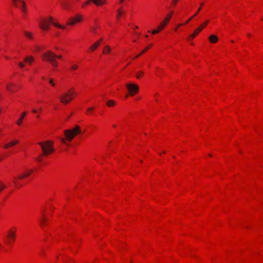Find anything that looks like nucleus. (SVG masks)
<instances>
[{"instance_id": "09e8293b", "label": "nucleus", "mask_w": 263, "mask_h": 263, "mask_svg": "<svg viewBox=\"0 0 263 263\" xmlns=\"http://www.w3.org/2000/svg\"><path fill=\"white\" fill-rule=\"evenodd\" d=\"M114 127H116V125H114L113 126Z\"/></svg>"}, {"instance_id": "423d86ee", "label": "nucleus", "mask_w": 263, "mask_h": 263, "mask_svg": "<svg viewBox=\"0 0 263 263\" xmlns=\"http://www.w3.org/2000/svg\"><path fill=\"white\" fill-rule=\"evenodd\" d=\"M126 86L132 96L135 95L139 90L138 86L135 84L128 83Z\"/></svg>"}, {"instance_id": "a211bd4d", "label": "nucleus", "mask_w": 263, "mask_h": 263, "mask_svg": "<svg viewBox=\"0 0 263 263\" xmlns=\"http://www.w3.org/2000/svg\"><path fill=\"white\" fill-rule=\"evenodd\" d=\"M125 12L123 10L122 8H120L117 10V18L119 19L122 14H124Z\"/></svg>"}, {"instance_id": "4c0bfd02", "label": "nucleus", "mask_w": 263, "mask_h": 263, "mask_svg": "<svg viewBox=\"0 0 263 263\" xmlns=\"http://www.w3.org/2000/svg\"><path fill=\"white\" fill-rule=\"evenodd\" d=\"M93 110V107H89L87 109V111H91Z\"/></svg>"}, {"instance_id": "c85d7f7f", "label": "nucleus", "mask_w": 263, "mask_h": 263, "mask_svg": "<svg viewBox=\"0 0 263 263\" xmlns=\"http://www.w3.org/2000/svg\"><path fill=\"white\" fill-rule=\"evenodd\" d=\"M25 35L28 39H31L32 37V34L28 32H25Z\"/></svg>"}, {"instance_id": "ea45409f", "label": "nucleus", "mask_w": 263, "mask_h": 263, "mask_svg": "<svg viewBox=\"0 0 263 263\" xmlns=\"http://www.w3.org/2000/svg\"><path fill=\"white\" fill-rule=\"evenodd\" d=\"M70 90H71V92H73V96L76 95L74 91L72 89H71Z\"/></svg>"}, {"instance_id": "39448f33", "label": "nucleus", "mask_w": 263, "mask_h": 263, "mask_svg": "<svg viewBox=\"0 0 263 263\" xmlns=\"http://www.w3.org/2000/svg\"><path fill=\"white\" fill-rule=\"evenodd\" d=\"M73 98V92H71V90H69L67 92L60 96L59 99L60 102L64 104H67Z\"/></svg>"}, {"instance_id": "1a4fd4ad", "label": "nucleus", "mask_w": 263, "mask_h": 263, "mask_svg": "<svg viewBox=\"0 0 263 263\" xmlns=\"http://www.w3.org/2000/svg\"><path fill=\"white\" fill-rule=\"evenodd\" d=\"M14 5L16 7H19L18 2H20L22 4V6L21 7L22 11L24 12H26L25 3L23 0H12Z\"/></svg>"}, {"instance_id": "dca6fc26", "label": "nucleus", "mask_w": 263, "mask_h": 263, "mask_svg": "<svg viewBox=\"0 0 263 263\" xmlns=\"http://www.w3.org/2000/svg\"><path fill=\"white\" fill-rule=\"evenodd\" d=\"M24 61L31 64L34 61V58L32 56H28L25 58Z\"/></svg>"}, {"instance_id": "5701e85b", "label": "nucleus", "mask_w": 263, "mask_h": 263, "mask_svg": "<svg viewBox=\"0 0 263 263\" xmlns=\"http://www.w3.org/2000/svg\"><path fill=\"white\" fill-rule=\"evenodd\" d=\"M152 46V45H150L148 46L147 47H146L143 50H142L141 51V52L140 54L137 55L135 58H137L139 57L141 55H142L145 52H146Z\"/></svg>"}, {"instance_id": "603ef678", "label": "nucleus", "mask_w": 263, "mask_h": 263, "mask_svg": "<svg viewBox=\"0 0 263 263\" xmlns=\"http://www.w3.org/2000/svg\"><path fill=\"white\" fill-rule=\"evenodd\" d=\"M248 36H250V34H248Z\"/></svg>"}, {"instance_id": "f8f14e48", "label": "nucleus", "mask_w": 263, "mask_h": 263, "mask_svg": "<svg viewBox=\"0 0 263 263\" xmlns=\"http://www.w3.org/2000/svg\"><path fill=\"white\" fill-rule=\"evenodd\" d=\"M92 2L96 6H99L105 4V0H89Z\"/></svg>"}, {"instance_id": "f3484780", "label": "nucleus", "mask_w": 263, "mask_h": 263, "mask_svg": "<svg viewBox=\"0 0 263 263\" xmlns=\"http://www.w3.org/2000/svg\"><path fill=\"white\" fill-rule=\"evenodd\" d=\"M203 5V3H201V5H200V7L198 8V11L194 15H193L192 16H191L187 21H186L185 22V24H187V23H189V22L191 20H192L197 14L200 11V10H201V6Z\"/></svg>"}, {"instance_id": "4be33fe9", "label": "nucleus", "mask_w": 263, "mask_h": 263, "mask_svg": "<svg viewBox=\"0 0 263 263\" xmlns=\"http://www.w3.org/2000/svg\"><path fill=\"white\" fill-rule=\"evenodd\" d=\"M61 3H62V5L64 8L66 9H69L70 6L67 2L62 1Z\"/></svg>"}, {"instance_id": "a18cd8bd", "label": "nucleus", "mask_w": 263, "mask_h": 263, "mask_svg": "<svg viewBox=\"0 0 263 263\" xmlns=\"http://www.w3.org/2000/svg\"><path fill=\"white\" fill-rule=\"evenodd\" d=\"M140 74L137 75V78L138 79H139V78H140Z\"/></svg>"}, {"instance_id": "412c9836", "label": "nucleus", "mask_w": 263, "mask_h": 263, "mask_svg": "<svg viewBox=\"0 0 263 263\" xmlns=\"http://www.w3.org/2000/svg\"><path fill=\"white\" fill-rule=\"evenodd\" d=\"M76 21V23L80 22L82 20V16L80 15H77L75 17H73Z\"/></svg>"}, {"instance_id": "a19ab883", "label": "nucleus", "mask_w": 263, "mask_h": 263, "mask_svg": "<svg viewBox=\"0 0 263 263\" xmlns=\"http://www.w3.org/2000/svg\"><path fill=\"white\" fill-rule=\"evenodd\" d=\"M56 58H59V59H61L62 58V56L61 55H57L56 56Z\"/></svg>"}, {"instance_id": "9d476101", "label": "nucleus", "mask_w": 263, "mask_h": 263, "mask_svg": "<svg viewBox=\"0 0 263 263\" xmlns=\"http://www.w3.org/2000/svg\"><path fill=\"white\" fill-rule=\"evenodd\" d=\"M25 177H26V175H25V174H22L18 177H14V179L12 180V182L16 186L20 187V186H21V185H20L19 183H17V182L16 181V180L17 179H22L25 178Z\"/></svg>"}, {"instance_id": "2eb2a0df", "label": "nucleus", "mask_w": 263, "mask_h": 263, "mask_svg": "<svg viewBox=\"0 0 263 263\" xmlns=\"http://www.w3.org/2000/svg\"><path fill=\"white\" fill-rule=\"evenodd\" d=\"M218 38L215 35H211L209 37L210 42L212 43H215L218 41Z\"/></svg>"}, {"instance_id": "f03ea898", "label": "nucleus", "mask_w": 263, "mask_h": 263, "mask_svg": "<svg viewBox=\"0 0 263 263\" xmlns=\"http://www.w3.org/2000/svg\"><path fill=\"white\" fill-rule=\"evenodd\" d=\"M50 24H52L53 25L59 28L64 29L65 27L64 26L59 24L54 21V19L52 17L50 16L48 20L43 19L40 22V27L43 30H48L49 28Z\"/></svg>"}, {"instance_id": "cd10ccee", "label": "nucleus", "mask_w": 263, "mask_h": 263, "mask_svg": "<svg viewBox=\"0 0 263 263\" xmlns=\"http://www.w3.org/2000/svg\"><path fill=\"white\" fill-rule=\"evenodd\" d=\"M78 68V65L77 64H73L70 67L71 70H76Z\"/></svg>"}, {"instance_id": "c756f323", "label": "nucleus", "mask_w": 263, "mask_h": 263, "mask_svg": "<svg viewBox=\"0 0 263 263\" xmlns=\"http://www.w3.org/2000/svg\"><path fill=\"white\" fill-rule=\"evenodd\" d=\"M198 34L197 33V32H195V31L194 32V33L192 34H191L189 37H188V40H190V39H192L193 38H194Z\"/></svg>"}, {"instance_id": "ddd939ff", "label": "nucleus", "mask_w": 263, "mask_h": 263, "mask_svg": "<svg viewBox=\"0 0 263 263\" xmlns=\"http://www.w3.org/2000/svg\"><path fill=\"white\" fill-rule=\"evenodd\" d=\"M100 41H97L95 43H94L89 48L90 50L91 51H95L100 45Z\"/></svg>"}, {"instance_id": "c03bdc74", "label": "nucleus", "mask_w": 263, "mask_h": 263, "mask_svg": "<svg viewBox=\"0 0 263 263\" xmlns=\"http://www.w3.org/2000/svg\"><path fill=\"white\" fill-rule=\"evenodd\" d=\"M36 111H36V109H32V112H33L35 113V112H36Z\"/></svg>"}, {"instance_id": "49530a36", "label": "nucleus", "mask_w": 263, "mask_h": 263, "mask_svg": "<svg viewBox=\"0 0 263 263\" xmlns=\"http://www.w3.org/2000/svg\"><path fill=\"white\" fill-rule=\"evenodd\" d=\"M124 1V0H120V3H123Z\"/></svg>"}, {"instance_id": "2f4dec72", "label": "nucleus", "mask_w": 263, "mask_h": 263, "mask_svg": "<svg viewBox=\"0 0 263 263\" xmlns=\"http://www.w3.org/2000/svg\"><path fill=\"white\" fill-rule=\"evenodd\" d=\"M161 30H160V29H158V27L157 30H154L153 31H152V33L153 34H155L159 32Z\"/></svg>"}, {"instance_id": "bb28decb", "label": "nucleus", "mask_w": 263, "mask_h": 263, "mask_svg": "<svg viewBox=\"0 0 263 263\" xmlns=\"http://www.w3.org/2000/svg\"><path fill=\"white\" fill-rule=\"evenodd\" d=\"M75 23H76V21H74V18L72 17L69 19V22L67 23V25H73Z\"/></svg>"}, {"instance_id": "58836bf2", "label": "nucleus", "mask_w": 263, "mask_h": 263, "mask_svg": "<svg viewBox=\"0 0 263 263\" xmlns=\"http://www.w3.org/2000/svg\"><path fill=\"white\" fill-rule=\"evenodd\" d=\"M36 160L37 161H39V162H41V161H42V159H41V158H39H39H36Z\"/></svg>"}, {"instance_id": "de8ad7c7", "label": "nucleus", "mask_w": 263, "mask_h": 263, "mask_svg": "<svg viewBox=\"0 0 263 263\" xmlns=\"http://www.w3.org/2000/svg\"><path fill=\"white\" fill-rule=\"evenodd\" d=\"M102 39H101L100 40H98V41H100V43H101V42H102Z\"/></svg>"}, {"instance_id": "6ab92c4d", "label": "nucleus", "mask_w": 263, "mask_h": 263, "mask_svg": "<svg viewBox=\"0 0 263 263\" xmlns=\"http://www.w3.org/2000/svg\"><path fill=\"white\" fill-rule=\"evenodd\" d=\"M27 115V112H24L21 117L20 118V119L16 121V124H18V125H21V123H22V121L23 119V118H24V117Z\"/></svg>"}, {"instance_id": "b1692460", "label": "nucleus", "mask_w": 263, "mask_h": 263, "mask_svg": "<svg viewBox=\"0 0 263 263\" xmlns=\"http://www.w3.org/2000/svg\"><path fill=\"white\" fill-rule=\"evenodd\" d=\"M110 51H111V49H110V47L109 46L107 45L104 47V49L103 50V53L104 54H105L106 53H108V52H110Z\"/></svg>"}, {"instance_id": "aec40b11", "label": "nucleus", "mask_w": 263, "mask_h": 263, "mask_svg": "<svg viewBox=\"0 0 263 263\" xmlns=\"http://www.w3.org/2000/svg\"><path fill=\"white\" fill-rule=\"evenodd\" d=\"M106 104L108 107H110L115 106L116 104V102L113 100H110L106 102Z\"/></svg>"}, {"instance_id": "20e7f679", "label": "nucleus", "mask_w": 263, "mask_h": 263, "mask_svg": "<svg viewBox=\"0 0 263 263\" xmlns=\"http://www.w3.org/2000/svg\"><path fill=\"white\" fill-rule=\"evenodd\" d=\"M56 56L57 54L50 50L47 51L42 55L43 58L45 60L49 62L54 67H57L58 66V62L55 60Z\"/></svg>"}, {"instance_id": "864d4df0", "label": "nucleus", "mask_w": 263, "mask_h": 263, "mask_svg": "<svg viewBox=\"0 0 263 263\" xmlns=\"http://www.w3.org/2000/svg\"><path fill=\"white\" fill-rule=\"evenodd\" d=\"M163 153H165V151H163Z\"/></svg>"}, {"instance_id": "7c9ffc66", "label": "nucleus", "mask_w": 263, "mask_h": 263, "mask_svg": "<svg viewBox=\"0 0 263 263\" xmlns=\"http://www.w3.org/2000/svg\"><path fill=\"white\" fill-rule=\"evenodd\" d=\"M13 84H9L7 86V89L11 92H14V90L11 88V86H13Z\"/></svg>"}, {"instance_id": "f257e3e1", "label": "nucleus", "mask_w": 263, "mask_h": 263, "mask_svg": "<svg viewBox=\"0 0 263 263\" xmlns=\"http://www.w3.org/2000/svg\"><path fill=\"white\" fill-rule=\"evenodd\" d=\"M64 133L66 139L60 138V140L62 143L68 145L69 144L67 143V141H71L77 135L81 134L82 132L80 127L76 125L72 129L65 130Z\"/></svg>"}, {"instance_id": "393cba45", "label": "nucleus", "mask_w": 263, "mask_h": 263, "mask_svg": "<svg viewBox=\"0 0 263 263\" xmlns=\"http://www.w3.org/2000/svg\"><path fill=\"white\" fill-rule=\"evenodd\" d=\"M40 221H41V224L42 226H44L46 224L47 219L44 216H43L42 218L41 219Z\"/></svg>"}, {"instance_id": "72a5a7b5", "label": "nucleus", "mask_w": 263, "mask_h": 263, "mask_svg": "<svg viewBox=\"0 0 263 263\" xmlns=\"http://www.w3.org/2000/svg\"><path fill=\"white\" fill-rule=\"evenodd\" d=\"M91 31L93 32L94 33H97V29L95 27H90Z\"/></svg>"}, {"instance_id": "6e6552de", "label": "nucleus", "mask_w": 263, "mask_h": 263, "mask_svg": "<svg viewBox=\"0 0 263 263\" xmlns=\"http://www.w3.org/2000/svg\"><path fill=\"white\" fill-rule=\"evenodd\" d=\"M16 237L15 233L14 231H9L8 233V239L6 240V242L8 245H11L12 242L15 240Z\"/></svg>"}, {"instance_id": "7ed1b4c3", "label": "nucleus", "mask_w": 263, "mask_h": 263, "mask_svg": "<svg viewBox=\"0 0 263 263\" xmlns=\"http://www.w3.org/2000/svg\"><path fill=\"white\" fill-rule=\"evenodd\" d=\"M53 143V142L52 141H46L44 142L38 143V144L41 146L43 152V154L40 155V157H42L43 155L46 156L49 155L54 151Z\"/></svg>"}, {"instance_id": "4468645a", "label": "nucleus", "mask_w": 263, "mask_h": 263, "mask_svg": "<svg viewBox=\"0 0 263 263\" xmlns=\"http://www.w3.org/2000/svg\"><path fill=\"white\" fill-rule=\"evenodd\" d=\"M18 143V140H14V141H11L10 143L6 144L5 145H4V147L5 148H8L9 147L12 146L17 144Z\"/></svg>"}, {"instance_id": "e433bc0d", "label": "nucleus", "mask_w": 263, "mask_h": 263, "mask_svg": "<svg viewBox=\"0 0 263 263\" xmlns=\"http://www.w3.org/2000/svg\"><path fill=\"white\" fill-rule=\"evenodd\" d=\"M90 2V1H89L88 0V1H87V2H85V3H84V5H83V7L84 6H85V5H88V4H89Z\"/></svg>"}, {"instance_id": "473e14b6", "label": "nucleus", "mask_w": 263, "mask_h": 263, "mask_svg": "<svg viewBox=\"0 0 263 263\" xmlns=\"http://www.w3.org/2000/svg\"><path fill=\"white\" fill-rule=\"evenodd\" d=\"M5 185L0 182V192L5 188Z\"/></svg>"}, {"instance_id": "79ce46f5", "label": "nucleus", "mask_w": 263, "mask_h": 263, "mask_svg": "<svg viewBox=\"0 0 263 263\" xmlns=\"http://www.w3.org/2000/svg\"><path fill=\"white\" fill-rule=\"evenodd\" d=\"M178 1V0H173V3L175 4H176Z\"/></svg>"}, {"instance_id": "f704fd0d", "label": "nucleus", "mask_w": 263, "mask_h": 263, "mask_svg": "<svg viewBox=\"0 0 263 263\" xmlns=\"http://www.w3.org/2000/svg\"><path fill=\"white\" fill-rule=\"evenodd\" d=\"M18 65L20 68H23L25 66V64L22 62H18Z\"/></svg>"}, {"instance_id": "8fccbe9b", "label": "nucleus", "mask_w": 263, "mask_h": 263, "mask_svg": "<svg viewBox=\"0 0 263 263\" xmlns=\"http://www.w3.org/2000/svg\"><path fill=\"white\" fill-rule=\"evenodd\" d=\"M145 36V37H148V35H146Z\"/></svg>"}, {"instance_id": "9b49d317", "label": "nucleus", "mask_w": 263, "mask_h": 263, "mask_svg": "<svg viewBox=\"0 0 263 263\" xmlns=\"http://www.w3.org/2000/svg\"><path fill=\"white\" fill-rule=\"evenodd\" d=\"M208 21H206L203 24H201L198 28L195 30V32H197L198 34L199 32H200L208 24Z\"/></svg>"}, {"instance_id": "c9c22d12", "label": "nucleus", "mask_w": 263, "mask_h": 263, "mask_svg": "<svg viewBox=\"0 0 263 263\" xmlns=\"http://www.w3.org/2000/svg\"><path fill=\"white\" fill-rule=\"evenodd\" d=\"M32 172L33 170H30L29 172H27L26 173H25V175H26V177L29 176L31 174V173H32Z\"/></svg>"}, {"instance_id": "a878e982", "label": "nucleus", "mask_w": 263, "mask_h": 263, "mask_svg": "<svg viewBox=\"0 0 263 263\" xmlns=\"http://www.w3.org/2000/svg\"><path fill=\"white\" fill-rule=\"evenodd\" d=\"M49 83L52 86H55V80L52 78H49L48 79Z\"/></svg>"}, {"instance_id": "3c124183", "label": "nucleus", "mask_w": 263, "mask_h": 263, "mask_svg": "<svg viewBox=\"0 0 263 263\" xmlns=\"http://www.w3.org/2000/svg\"><path fill=\"white\" fill-rule=\"evenodd\" d=\"M42 79L44 80L45 79V78L44 77H42Z\"/></svg>"}, {"instance_id": "37998d69", "label": "nucleus", "mask_w": 263, "mask_h": 263, "mask_svg": "<svg viewBox=\"0 0 263 263\" xmlns=\"http://www.w3.org/2000/svg\"><path fill=\"white\" fill-rule=\"evenodd\" d=\"M182 25V24H179V25H178L177 27V28H176V29H175V30H176L177 29V28H178V27H180V26H181Z\"/></svg>"}, {"instance_id": "0eeeda50", "label": "nucleus", "mask_w": 263, "mask_h": 263, "mask_svg": "<svg viewBox=\"0 0 263 263\" xmlns=\"http://www.w3.org/2000/svg\"><path fill=\"white\" fill-rule=\"evenodd\" d=\"M173 14V11H171L166 16V17L164 19L162 22L158 26V29L160 30H162L168 24L170 19L171 18L172 15Z\"/></svg>"}]
</instances>
